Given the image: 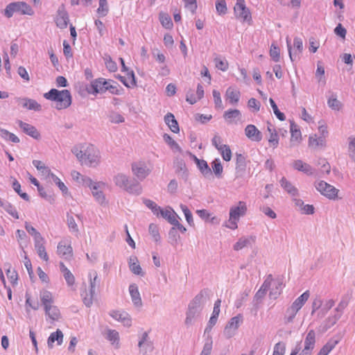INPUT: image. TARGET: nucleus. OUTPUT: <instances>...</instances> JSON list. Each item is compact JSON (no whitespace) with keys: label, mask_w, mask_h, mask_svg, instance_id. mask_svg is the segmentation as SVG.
I'll use <instances>...</instances> for the list:
<instances>
[{"label":"nucleus","mask_w":355,"mask_h":355,"mask_svg":"<svg viewBox=\"0 0 355 355\" xmlns=\"http://www.w3.org/2000/svg\"><path fill=\"white\" fill-rule=\"evenodd\" d=\"M40 300L44 308H46L53 304V298L52 293L46 290H44L40 292Z\"/></svg>","instance_id":"c756f323"},{"label":"nucleus","mask_w":355,"mask_h":355,"mask_svg":"<svg viewBox=\"0 0 355 355\" xmlns=\"http://www.w3.org/2000/svg\"><path fill=\"white\" fill-rule=\"evenodd\" d=\"M315 344V332L314 330L311 329L307 333L304 340V347L314 349Z\"/></svg>","instance_id":"58836bf2"},{"label":"nucleus","mask_w":355,"mask_h":355,"mask_svg":"<svg viewBox=\"0 0 355 355\" xmlns=\"http://www.w3.org/2000/svg\"><path fill=\"white\" fill-rule=\"evenodd\" d=\"M243 321V316L241 314L237 315L230 319L226 324L223 334L227 338H230L235 334L239 324Z\"/></svg>","instance_id":"1a4fd4ad"},{"label":"nucleus","mask_w":355,"mask_h":355,"mask_svg":"<svg viewBox=\"0 0 355 355\" xmlns=\"http://www.w3.org/2000/svg\"><path fill=\"white\" fill-rule=\"evenodd\" d=\"M113 180L116 186L125 189L129 183V178L123 173H118L114 176Z\"/></svg>","instance_id":"7c9ffc66"},{"label":"nucleus","mask_w":355,"mask_h":355,"mask_svg":"<svg viewBox=\"0 0 355 355\" xmlns=\"http://www.w3.org/2000/svg\"><path fill=\"white\" fill-rule=\"evenodd\" d=\"M251 241H254V239L252 236L249 237H241L238 241L234 245L233 249L236 251H239L244 248L245 247H248L251 244Z\"/></svg>","instance_id":"2f4dec72"},{"label":"nucleus","mask_w":355,"mask_h":355,"mask_svg":"<svg viewBox=\"0 0 355 355\" xmlns=\"http://www.w3.org/2000/svg\"><path fill=\"white\" fill-rule=\"evenodd\" d=\"M180 208L185 216L187 223L191 226L194 225L192 214H191V211L189 210V209L186 205H182V204L180 205Z\"/></svg>","instance_id":"13d9d810"},{"label":"nucleus","mask_w":355,"mask_h":355,"mask_svg":"<svg viewBox=\"0 0 355 355\" xmlns=\"http://www.w3.org/2000/svg\"><path fill=\"white\" fill-rule=\"evenodd\" d=\"M57 252L60 256L67 258L71 256L72 248L70 245H62V243H59Z\"/></svg>","instance_id":"37998d69"},{"label":"nucleus","mask_w":355,"mask_h":355,"mask_svg":"<svg viewBox=\"0 0 355 355\" xmlns=\"http://www.w3.org/2000/svg\"><path fill=\"white\" fill-rule=\"evenodd\" d=\"M63 339V334L60 329H57L55 332L51 334L48 338L47 343L49 347H53V343L57 341L58 345H61Z\"/></svg>","instance_id":"473e14b6"},{"label":"nucleus","mask_w":355,"mask_h":355,"mask_svg":"<svg viewBox=\"0 0 355 355\" xmlns=\"http://www.w3.org/2000/svg\"><path fill=\"white\" fill-rule=\"evenodd\" d=\"M132 172L138 180L142 181L150 174V169L144 162H134L132 164Z\"/></svg>","instance_id":"f8f14e48"},{"label":"nucleus","mask_w":355,"mask_h":355,"mask_svg":"<svg viewBox=\"0 0 355 355\" xmlns=\"http://www.w3.org/2000/svg\"><path fill=\"white\" fill-rule=\"evenodd\" d=\"M15 12L28 15H33L34 14L32 8L23 1H17L9 3L5 9L4 15L8 18H10Z\"/></svg>","instance_id":"423d86ee"},{"label":"nucleus","mask_w":355,"mask_h":355,"mask_svg":"<svg viewBox=\"0 0 355 355\" xmlns=\"http://www.w3.org/2000/svg\"><path fill=\"white\" fill-rule=\"evenodd\" d=\"M211 167H212L213 172L215 174V175L218 178H220L222 177V173H223V166L221 164V162H220V159H215L211 162Z\"/></svg>","instance_id":"a18cd8bd"},{"label":"nucleus","mask_w":355,"mask_h":355,"mask_svg":"<svg viewBox=\"0 0 355 355\" xmlns=\"http://www.w3.org/2000/svg\"><path fill=\"white\" fill-rule=\"evenodd\" d=\"M216 67L218 69L225 71L228 69V63L226 60H221L220 58H216L214 59Z\"/></svg>","instance_id":"338daca9"},{"label":"nucleus","mask_w":355,"mask_h":355,"mask_svg":"<svg viewBox=\"0 0 355 355\" xmlns=\"http://www.w3.org/2000/svg\"><path fill=\"white\" fill-rule=\"evenodd\" d=\"M50 177L52 178L53 181L58 185L59 189L62 191V192L66 194L68 191L67 187L65 184L57 177L55 174L52 173Z\"/></svg>","instance_id":"0e129e2a"},{"label":"nucleus","mask_w":355,"mask_h":355,"mask_svg":"<svg viewBox=\"0 0 355 355\" xmlns=\"http://www.w3.org/2000/svg\"><path fill=\"white\" fill-rule=\"evenodd\" d=\"M293 166L295 170L302 171L309 175H313L314 172V169L309 164L303 162L300 159L294 161Z\"/></svg>","instance_id":"4be33fe9"},{"label":"nucleus","mask_w":355,"mask_h":355,"mask_svg":"<svg viewBox=\"0 0 355 355\" xmlns=\"http://www.w3.org/2000/svg\"><path fill=\"white\" fill-rule=\"evenodd\" d=\"M164 141L171 147L173 150H177L180 153L182 152V149L178 144L173 139V138L168 134L165 133L163 135Z\"/></svg>","instance_id":"49530a36"},{"label":"nucleus","mask_w":355,"mask_h":355,"mask_svg":"<svg viewBox=\"0 0 355 355\" xmlns=\"http://www.w3.org/2000/svg\"><path fill=\"white\" fill-rule=\"evenodd\" d=\"M164 121L173 132H179L180 128L178 123L172 113L168 112L165 115Z\"/></svg>","instance_id":"5701e85b"},{"label":"nucleus","mask_w":355,"mask_h":355,"mask_svg":"<svg viewBox=\"0 0 355 355\" xmlns=\"http://www.w3.org/2000/svg\"><path fill=\"white\" fill-rule=\"evenodd\" d=\"M105 338L113 345L116 344V347H119V334L118 331L114 329H107L105 334Z\"/></svg>","instance_id":"79ce46f5"},{"label":"nucleus","mask_w":355,"mask_h":355,"mask_svg":"<svg viewBox=\"0 0 355 355\" xmlns=\"http://www.w3.org/2000/svg\"><path fill=\"white\" fill-rule=\"evenodd\" d=\"M107 85H108V81L105 78H99L92 81L91 84L87 87L86 89L89 94H102L106 92L105 87Z\"/></svg>","instance_id":"9d476101"},{"label":"nucleus","mask_w":355,"mask_h":355,"mask_svg":"<svg viewBox=\"0 0 355 355\" xmlns=\"http://www.w3.org/2000/svg\"><path fill=\"white\" fill-rule=\"evenodd\" d=\"M246 137L252 141H260L262 139L261 132L254 125H248L245 128Z\"/></svg>","instance_id":"dca6fc26"},{"label":"nucleus","mask_w":355,"mask_h":355,"mask_svg":"<svg viewBox=\"0 0 355 355\" xmlns=\"http://www.w3.org/2000/svg\"><path fill=\"white\" fill-rule=\"evenodd\" d=\"M18 125L19 128L23 130V132L26 135L35 139H40V133L35 126L22 121H18Z\"/></svg>","instance_id":"4468645a"},{"label":"nucleus","mask_w":355,"mask_h":355,"mask_svg":"<svg viewBox=\"0 0 355 355\" xmlns=\"http://www.w3.org/2000/svg\"><path fill=\"white\" fill-rule=\"evenodd\" d=\"M338 340H331L328 341L320 350L318 355H328V354L336 347L338 344Z\"/></svg>","instance_id":"c03bdc74"},{"label":"nucleus","mask_w":355,"mask_h":355,"mask_svg":"<svg viewBox=\"0 0 355 355\" xmlns=\"http://www.w3.org/2000/svg\"><path fill=\"white\" fill-rule=\"evenodd\" d=\"M35 248L37 250L38 256L47 261L49 260L48 254L46 252V248L44 245V238L41 239V240H37L35 241Z\"/></svg>","instance_id":"bb28decb"},{"label":"nucleus","mask_w":355,"mask_h":355,"mask_svg":"<svg viewBox=\"0 0 355 355\" xmlns=\"http://www.w3.org/2000/svg\"><path fill=\"white\" fill-rule=\"evenodd\" d=\"M315 78L318 79L319 83H322L323 85L326 83V79L324 77V68L322 67L320 62H318L317 64Z\"/></svg>","instance_id":"de8ad7c7"},{"label":"nucleus","mask_w":355,"mask_h":355,"mask_svg":"<svg viewBox=\"0 0 355 355\" xmlns=\"http://www.w3.org/2000/svg\"><path fill=\"white\" fill-rule=\"evenodd\" d=\"M69 21L68 12L65 10L64 5H61L58 9L55 19L56 26L60 28H65L68 25Z\"/></svg>","instance_id":"ddd939ff"},{"label":"nucleus","mask_w":355,"mask_h":355,"mask_svg":"<svg viewBox=\"0 0 355 355\" xmlns=\"http://www.w3.org/2000/svg\"><path fill=\"white\" fill-rule=\"evenodd\" d=\"M44 97L47 100L55 102V107L57 110L69 107L72 101L71 93L68 89L59 91L56 89H51L44 94Z\"/></svg>","instance_id":"7ed1b4c3"},{"label":"nucleus","mask_w":355,"mask_h":355,"mask_svg":"<svg viewBox=\"0 0 355 355\" xmlns=\"http://www.w3.org/2000/svg\"><path fill=\"white\" fill-rule=\"evenodd\" d=\"M223 117L227 121V123H231L235 119L240 121L241 119V113L237 109H230L225 112Z\"/></svg>","instance_id":"a878e982"},{"label":"nucleus","mask_w":355,"mask_h":355,"mask_svg":"<svg viewBox=\"0 0 355 355\" xmlns=\"http://www.w3.org/2000/svg\"><path fill=\"white\" fill-rule=\"evenodd\" d=\"M143 345H144L146 352L147 351L151 352L153 349V344L148 340V334L146 331L142 334L141 338L138 343V346L140 348L142 347Z\"/></svg>","instance_id":"72a5a7b5"},{"label":"nucleus","mask_w":355,"mask_h":355,"mask_svg":"<svg viewBox=\"0 0 355 355\" xmlns=\"http://www.w3.org/2000/svg\"><path fill=\"white\" fill-rule=\"evenodd\" d=\"M246 168V162L245 157L239 153L236 154V173L239 175H242V174L245 171Z\"/></svg>","instance_id":"393cba45"},{"label":"nucleus","mask_w":355,"mask_h":355,"mask_svg":"<svg viewBox=\"0 0 355 355\" xmlns=\"http://www.w3.org/2000/svg\"><path fill=\"white\" fill-rule=\"evenodd\" d=\"M159 216L166 219L171 225L177 219L176 217H178L176 213L171 207H169V209H162Z\"/></svg>","instance_id":"e433bc0d"},{"label":"nucleus","mask_w":355,"mask_h":355,"mask_svg":"<svg viewBox=\"0 0 355 355\" xmlns=\"http://www.w3.org/2000/svg\"><path fill=\"white\" fill-rule=\"evenodd\" d=\"M104 60H105L106 68L110 71L114 72L117 70L116 63L112 60V58L110 55H105Z\"/></svg>","instance_id":"6e6d98bb"},{"label":"nucleus","mask_w":355,"mask_h":355,"mask_svg":"<svg viewBox=\"0 0 355 355\" xmlns=\"http://www.w3.org/2000/svg\"><path fill=\"white\" fill-rule=\"evenodd\" d=\"M25 228L26 231L34 236V241L41 240L43 237L42 236L41 234L36 230L35 227L31 226L28 222H26L25 223Z\"/></svg>","instance_id":"603ef678"},{"label":"nucleus","mask_w":355,"mask_h":355,"mask_svg":"<svg viewBox=\"0 0 355 355\" xmlns=\"http://www.w3.org/2000/svg\"><path fill=\"white\" fill-rule=\"evenodd\" d=\"M109 12V7L107 0H99V6L97 12L100 17H105Z\"/></svg>","instance_id":"09e8293b"},{"label":"nucleus","mask_w":355,"mask_h":355,"mask_svg":"<svg viewBox=\"0 0 355 355\" xmlns=\"http://www.w3.org/2000/svg\"><path fill=\"white\" fill-rule=\"evenodd\" d=\"M315 187L322 195L329 199L334 200L336 198L338 190L327 182L321 180L318 182H315Z\"/></svg>","instance_id":"0eeeda50"},{"label":"nucleus","mask_w":355,"mask_h":355,"mask_svg":"<svg viewBox=\"0 0 355 355\" xmlns=\"http://www.w3.org/2000/svg\"><path fill=\"white\" fill-rule=\"evenodd\" d=\"M209 293L208 289H202L190 302L186 313L185 324L187 326L191 325L193 320L200 315L204 304L209 299Z\"/></svg>","instance_id":"f257e3e1"},{"label":"nucleus","mask_w":355,"mask_h":355,"mask_svg":"<svg viewBox=\"0 0 355 355\" xmlns=\"http://www.w3.org/2000/svg\"><path fill=\"white\" fill-rule=\"evenodd\" d=\"M281 186L292 196L297 195V189L293 186V184L288 182L285 178H282L280 180Z\"/></svg>","instance_id":"a19ab883"},{"label":"nucleus","mask_w":355,"mask_h":355,"mask_svg":"<svg viewBox=\"0 0 355 355\" xmlns=\"http://www.w3.org/2000/svg\"><path fill=\"white\" fill-rule=\"evenodd\" d=\"M17 102L21 104L23 107L29 110L40 111L42 110L41 105L39 104L35 100L31 98H19Z\"/></svg>","instance_id":"f3484780"},{"label":"nucleus","mask_w":355,"mask_h":355,"mask_svg":"<svg viewBox=\"0 0 355 355\" xmlns=\"http://www.w3.org/2000/svg\"><path fill=\"white\" fill-rule=\"evenodd\" d=\"M197 166L205 178H208L212 176L211 168L205 160L201 159V161H198Z\"/></svg>","instance_id":"4c0bfd02"},{"label":"nucleus","mask_w":355,"mask_h":355,"mask_svg":"<svg viewBox=\"0 0 355 355\" xmlns=\"http://www.w3.org/2000/svg\"><path fill=\"white\" fill-rule=\"evenodd\" d=\"M240 96L241 93L238 89L232 87L227 89L225 97L231 105H236L239 101Z\"/></svg>","instance_id":"aec40b11"},{"label":"nucleus","mask_w":355,"mask_h":355,"mask_svg":"<svg viewBox=\"0 0 355 355\" xmlns=\"http://www.w3.org/2000/svg\"><path fill=\"white\" fill-rule=\"evenodd\" d=\"M234 11L236 17L242 19L243 21H249L252 19L251 13L245 6V0H236Z\"/></svg>","instance_id":"6e6552de"},{"label":"nucleus","mask_w":355,"mask_h":355,"mask_svg":"<svg viewBox=\"0 0 355 355\" xmlns=\"http://www.w3.org/2000/svg\"><path fill=\"white\" fill-rule=\"evenodd\" d=\"M129 292L134 305L137 307H141L142 306V301L138 287L135 284L130 285Z\"/></svg>","instance_id":"6ab92c4d"},{"label":"nucleus","mask_w":355,"mask_h":355,"mask_svg":"<svg viewBox=\"0 0 355 355\" xmlns=\"http://www.w3.org/2000/svg\"><path fill=\"white\" fill-rule=\"evenodd\" d=\"M45 313L52 320H58L60 318V312L58 308L53 304L44 308Z\"/></svg>","instance_id":"c85d7f7f"},{"label":"nucleus","mask_w":355,"mask_h":355,"mask_svg":"<svg viewBox=\"0 0 355 355\" xmlns=\"http://www.w3.org/2000/svg\"><path fill=\"white\" fill-rule=\"evenodd\" d=\"M71 152L81 164L95 166L99 163V152L93 145L73 146Z\"/></svg>","instance_id":"f03ea898"},{"label":"nucleus","mask_w":355,"mask_h":355,"mask_svg":"<svg viewBox=\"0 0 355 355\" xmlns=\"http://www.w3.org/2000/svg\"><path fill=\"white\" fill-rule=\"evenodd\" d=\"M216 9L218 15H225L227 12V8L225 0H216Z\"/></svg>","instance_id":"8fccbe9b"},{"label":"nucleus","mask_w":355,"mask_h":355,"mask_svg":"<svg viewBox=\"0 0 355 355\" xmlns=\"http://www.w3.org/2000/svg\"><path fill=\"white\" fill-rule=\"evenodd\" d=\"M221 155L225 161H230L232 158V152L227 145L220 146Z\"/></svg>","instance_id":"4d7b16f0"},{"label":"nucleus","mask_w":355,"mask_h":355,"mask_svg":"<svg viewBox=\"0 0 355 355\" xmlns=\"http://www.w3.org/2000/svg\"><path fill=\"white\" fill-rule=\"evenodd\" d=\"M286 44H287V48H288L290 59L292 62H294L296 60V57H297V54L301 53L303 51L302 40L301 38H300L298 37H295L294 38V41H293V46H294V49H295L294 54H293V53H292V46H291V40L288 36L286 37Z\"/></svg>","instance_id":"9b49d317"},{"label":"nucleus","mask_w":355,"mask_h":355,"mask_svg":"<svg viewBox=\"0 0 355 355\" xmlns=\"http://www.w3.org/2000/svg\"><path fill=\"white\" fill-rule=\"evenodd\" d=\"M341 313H336L332 317H329L325 323V329H328L334 326L336 322L340 318Z\"/></svg>","instance_id":"69168bd1"},{"label":"nucleus","mask_w":355,"mask_h":355,"mask_svg":"<svg viewBox=\"0 0 355 355\" xmlns=\"http://www.w3.org/2000/svg\"><path fill=\"white\" fill-rule=\"evenodd\" d=\"M110 315L115 319L116 320H118L123 323V324L125 327H130L132 320L130 315L125 311L120 312L119 311H112L110 313Z\"/></svg>","instance_id":"2eb2a0df"},{"label":"nucleus","mask_w":355,"mask_h":355,"mask_svg":"<svg viewBox=\"0 0 355 355\" xmlns=\"http://www.w3.org/2000/svg\"><path fill=\"white\" fill-rule=\"evenodd\" d=\"M279 48L272 44L270 50V55L275 62H278L279 60Z\"/></svg>","instance_id":"774afa93"},{"label":"nucleus","mask_w":355,"mask_h":355,"mask_svg":"<svg viewBox=\"0 0 355 355\" xmlns=\"http://www.w3.org/2000/svg\"><path fill=\"white\" fill-rule=\"evenodd\" d=\"M128 193L138 196L141 193L142 187L141 184L135 180H129V183L124 189Z\"/></svg>","instance_id":"b1692460"},{"label":"nucleus","mask_w":355,"mask_h":355,"mask_svg":"<svg viewBox=\"0 0 355 355\" xmlns=\"http://www.w3.org/2000/svg\"><path fill=\"white\" fill-rule=\"evenodd\" d=\"M291 143L293 144L295 141L299 143L302 139L301 131L294 122L291 123Z\"/></svg>","instance_id":"f704fd0d"},{"label":"nucleus","mask_w":355,"mask_h":355,"mask_svg":"<svg viewBox=\"0 0 355 355\" xmlns=\"http://www.w3.org/2000/svg\"><path fill=\"white\" fill-rule=\"evenodd\" d=\"M148 231L150 234L153 236L154 241L155 242H159L161 237L159 232L158 227L154 224L151 223L149 225Z\"/></svg>","instance_id":"3c124183"},{"label":"nucleus","mask_w":355,"mask_h":355,"mask_svg":"<svg viewBox=\"0 0 355 355\" xmlns=\"http://www.w3.org/2000/svg\"><path fill=\"white\" fill-rule=\"evenodd\" d=\"M160 21L162 25L166 28H171L173 27L171 18L168 15L161 14Z\"/></svg>","instance_id":"680f3d73"},{"label":"nucleus","mask_w":355,"mask_h":355,"mask_svg":"<svg viewBox=\"0 0 355 355\" xmlns=\"http://www.w3.org/2000/svg\"><path fill=\"white\" fill-rule=\"evenodd\" d=\"M33 164L44 175L49 177L53 173H51L49 168L48 166H46L45 164L40 160H33Z\"/></svg>","instance_id":"ea45409f"},{"label":"nucleus","mask_w":355,"mask_h":355,"mask_svg":"<svg viewBox=\"0 0 355 355\" xmlns=\"http://www.w3.org/2000/svg\"><path fill=\"white\" fill-rule=\"evenodd\" d=\"M269 102H270V104L273 110V112L274 114H275V116H277V118L278 119H279L280 121H284L285 119H286V116L284 115V114L283 112H281L279 109H278V107L277 105H276L275 101L272 99V98H270L269 99Z\"/></svg>","instance_id":"864d4df0"},{"label":"nucleus","mask_w":355,"mask_h":355,"mask_svg":"<svg viewBox=\"0 0 355 355\" xmlns=\"http://www.w3.org/2000/svg\"><path fill=\"white\" fill-rule=\"evenodd\" d=\"M309 297V292L308 291L303 293L298 297L292 304L288 306L284 315V322L285 324L293 323L297 312L304 306L305 302Z\"/></svg>","instance_id":"20e7f679"},{"label":"nucleus","mask_w":355,"mask_h":355,"mask_svg":"<svg viewBox=\"0 0 355 355\" xmlns=\"http://www.w3.org/2000/svg\"><path fill=\"white\" fill-rule=\"evenodd\" d=\"M327 103L329 107L334 110H339L342 106L341 103L334 96L329 98Z\"/></svg>","instance_id":"e2e57ef3"},{"label":"nucleus","mask_w":355,"mask_h":355,"mask_svg":"<svg viewBox=\"0 0 355 355\" xmlns=\"http://www.w3.org/2000/svg\"><path fill=\"white\" fill-rule=\"evenodd\" d=\"M212 343L211 337L209 336L205 343L200 355H210L212 349Z\"/></svg>","instance_id":"bf43d9fd"},{"label":"nucleus","mask_w":355,"mask_h":355,"mask_svg":"<svg viewBox=\"0 0 355 355\" xmlns=\"http://www.w3.org/2000/svg\"><path fill=\"white\" fill-rule=\"evenodd\" d=\"M129 268L131 272L137 275L144 277L145 273L143 272L137 257L131 256L129 259Z\"/></svg>","instance_id":"412c9836"},{"label":"nucleus","mask_w":355,"mask_h":355,"mask_svg":"<svg viewBox=\"0 0 355 355\" xmlns=\"http://www.w3.org/2000/svg\"><path fill=\"white\" fill-rule=\"evenodd\" d=\"M247 211L245 203L243 201H239V205L232 207L230 211V216L232 218L239 219L240 216L245 215Z\"/></svg>","instance_id":"a211bd4d"},{"label":"nucleus","mask_w":355,"mask_h":355,"mask_svg":"<svg viewBox=\"0 0 355 355\" xmlns=\"http://www.w3.org/2000/svg\"><path fill=\"white\" fill-rule=\"evenodd\" d=\"M169 241L173 245H175L180 239L175 227H171L168 232Z\"/></svg>","instance_id":"052dcab7"},{"label":"nucleus","mask_w":355,"mask_h":355,"mask_svg":"<svg viewBox=\"0 0 355 355\" xmlns=\"http://www.w3.org/2000/svg\"><path fill=\"white\" fill-rule=\"evenodd\" d=\"M101 185H104V184L103 182L95 183L94 185L92 187V191L96 201H98V202L101 205H103L105 200V198L103 191H101L99 192H95V190L98 189Z\"/></svg>","instance_id":"c9c22d12"},{"label":"nucleus","mask_w":355,"mask_h":355,"mask_svg":"<svg viewBox=\"0 0 355 355\" xmlns=\"http://www.w3.org/2000/svg\"><path fill=\"white\" fill-rule=\"evenodd\" d=\"M89 293H87V291L82 294L83 296V303L86 306L90 307L93 304V299L96 292V288L100 284V279H98V274L96 270H92L89 273Z\"/></svg>","instance_id":"39448f33"},{"label":"nucleus","mask_w":355,"mask_h":355,"mask_svg":"<svg viewBox=\"0 0 355 355\" xmlns=\"http://www.w3.org/2000/svg\"><path fill=\"white\" fill-rule=\"evenodd\" d=\"M109 120L113 123H120L124 122V117L116 112H111L108 115Z\"/></svg>","instance_id":"5fc2aeb1"},{"label":"nucleus","mask_w":355,"mask_h":355,"mask_svg":"<svg viewBox=\"0 0 355 355\" xmlns=\"http://www.w3.org/2000/svg\"><path fill=\"white\" fill-rule=\"evenodd\" d=\"M174 164L176 173L183 179L187 180L188 173L184 162L182 159H177Z\"/></svg>","instance_id":"cd10ccee"}]
</instances>
